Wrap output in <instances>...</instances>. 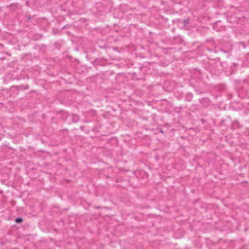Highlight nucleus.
<instances>
[{"mask_svg": "<svg viewBox=\"0 0 249 249\" xmlns=\"http://www.w3.org/2000/svg\"><path fill=\"white\" fill-rule=\"evenodd\" d=\"M78 119L79 118L78 116L76 115L73 116L72 120H73L74 122H76L78 120Z\"/></svg>", "mask_w": 249, "mask_h": 249, "instance_id": "nucleus-1", "label": "nucleus"}, {"mask_svg": "<svg viewBox=\"0 0 249 249\" xmlns=\"http://www.w3.org/2000/svg\"><path fill=\"white\" fill-rule=\"evenodd\" d=\"M22 221V219L20 218H18L16 219V222L17 223L20 222Z\"/></svg>", "mask_w": 249, "mask_h": 249, "instance_id": "nucleus-2", "label": "nucleus"}, {"mask_svg": "<svg viewBox=\"0 0 249 249\" xmlns=\"http://www.w3.org/2000/svg\"><path fill=\"white\" fill-rule=\"evenodd\" d=\"M183 22L184 24H186L188 23V19H185L183 20Z\"/></svg>", "mask_w": 249, "mask_h": 249, "instance_id": "nucleus-3", "label": "nucleus"}]
</instances>
